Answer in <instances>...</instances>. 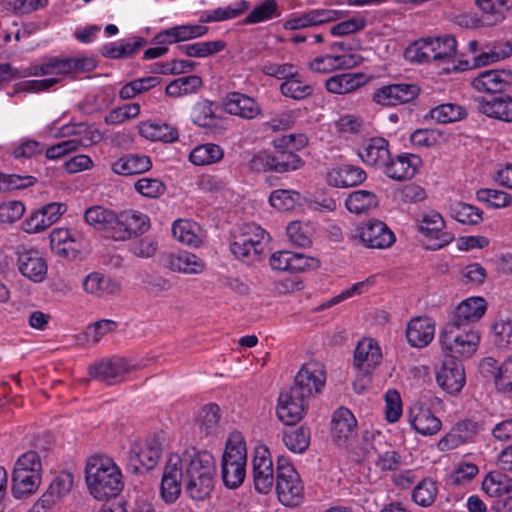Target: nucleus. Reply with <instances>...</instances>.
<instances>
[{
	"label": "nucleus",
	"mask_w": 512,
	"mask_h": 512,
	"mask_svg": "<svg viewBox=\"0 0 512 512\" xmlns=\"http://www.w3.org/2000/svg\"><path fill=\"white\" fill-rule=\"evenodd\" d=\"M486 309V301L482 297L462 301L440 334L442 350L455 352L460 356H471L476 351L480 335L477 331L466 328L480 320Z\"/></svg>",
	"instance_id": "obj_1"
},
{
	"label": "nucleus",
	"mask_w": 512,
	"mask_h": 512,
	"mask_svg": "<svg viewBox=\"0 0 512 512\" xmlns=\"http://www.w3.org/2000/svg\"><path fill=\"white\" fill-rule=\"evenodd\" d=\"M325 385V375L321 370L303 365L294 378L289 390L280 393L277 417L285 425H295L305 415L309 399L321 392Z\"/></svg>",
	"instance_id": "obj_2"
},
{
	"label": "nucleus",
	"mask_w": 512,
	"mask_h": 512,
	"mask_svg": "<svg viewBox=\"0 0 512 512\" xmlns=\"http://www.w3.org/2000/svg\"><path fill=\"white\" fill-rule=\"evenodd\" d=\"M85 480L89 493L98 500L116 497L124 486L118 466L111 458L101 455L88 459Z\"/></svg>",
	"instance_id": "obj_3"
},
{
	"label": "nucleus",
	"mask_w": 512,
	"mask_h": 512,
	"mask_svg": "<svg viewBox=\"0 0 512 512\" xmlns=\"http://www.w3.org/2000/svg\"><path fill=\"white\" fill-rule=\"evenodd\" d=\"M457 42L451 35L415 41L406 48L404 55L410 61L425 63L446 60L456 53Z\"/></svg>",
	"instance_id": "obj_4"
},
{
	"label": "nucleus",
	"mask_w": 512,
	"mask_h": 512,
	"mask_svg": "<svg viewBox=\"0 0 512 512\" xmlns=\"http://www.w3.org/2000/svg\"><path fill=\"white\" fill-rule=\"evenodd\" d=\"M304 160L289 148H275V152L260 151L252 157L248 166L252 171L285 173L303 167Z\"/></svg>",
	"instance_id": "obj_5"
},
{
	"label": "nucleus",
	"mask_w": 512,
	"mask_h": 512,
	"mask_svg": "<svg viewBox=\"0 0 512 512\" xmlns=\"http://www.w3.org/2000/svg\"><path fill=\"white\" fill-rule=\"evenodd\" d=\"M445 359L436 373L438 385L449 394L459 393L465 384V372L458 353L444 351Z\"/></svg>",
	"instance_id": "obj_6"
},
{
	"label": "nucleus",
	"mask_w": 512,
	"mask_h": 512,
	"mask_svg": "<svg viewBox=\"0 0 512 512\" xmlns=\"http://www.w3.org/2000/svg\"><path fill=\"white\" fill-rule=\"evenodd\" d=\"M112 239L126 241L138 235L144 234L150 228V220L147 215L138 211L125 210L117 213Z\"/></svg>",
	"instance_id": "obj_7"
},
{
	"label": "nucleus",
	"mask_w": 512,
	"mask_h": 512,
	"mask_svg": "<svg viewBox=\"0 0 512 512\" xmlns=\"http://www.w3.org/2000/svg\"><path fill=\"white\" fill-rule=\"evenodd\" d=\"M353 238L359 239L367 248L384 249L395 242L394 233L388 226L379 220H369L363 226L358 227Z\"/></svg>",
	"instance_id": "obj_8"
},
{
	"label": "nucleus",
	"mask_w": 512,
	"mask_h": 512,
	"mask_svg": "<svg viewBox=\"0 0 512 512\" xmlns=\"http://www.w3.org/2000/svg\"><path fill=\"white\" fill-rule=\"evenodd\" d=\"M183 477L181 457L179 455H171L164 467L160 485L161 498L165 503H174L179 498Z\"/></svg>",
	"instance_id": "obj_9"
},
{
	"label": "nucleus",
	"mask_w": 512,
	"mask_h": 512,
	"mask_svg": "<svg viewBox=\"0 0 512 512\" xmlns=\"http://www.w3.org/2000/svg\"><path fill=\"white\" fill-rule=\"evenodd\" d=\"M419 93L420 87L416 84H390L376 90L373 100L383 106H395L411 102Z\"/></svg>",
	"instance_id": "obj_10"
},
{
	"label": "nucleus",
	"mask_w": 512,
	"mask_h": 512,
	"mask_svg": "<svg viewBox=\"0 0 512 512\" xmlns=\"http://www.w3.org/2000/svg\"><path fill=\"white\" fill-rule=\"evenodd\" d=\"M254 487L261 494H267L273 486V464L269 457V450L258 448L252 460Z\"/></svg>",
	"instance_id": "obj_11"
},
{
	"label": "nucleus",
	"mask_w": 512,
	"mask_h": 512,
	"mask_svg": "<svg viewBox=\"0 0 512 512\" xmlns=\"http://www.w3.org/2000/svg\"><path fill=\"white\" fill-rule=\"evenodd\" d=\"M423 161L420 156L412 153H403L397 155L395 159L390 157L384 173L391 179L396 181H405L412 179Z\"/></svg>",
	"instance_id": "obj_12"
},
{
	"label": "nucleus",
	"mask_w": 512,
	"mask_h": 512,
	"mask_svg": "<svg viewBox=\"0 0 512 512\" xmlns=\"http://www.w3.org/2000/svg\"><path fill=\"white\" fill-rule=\"evenodd\" d=\"M472 86L479 92L502 93L512 86V71L487 70L472 81Z\"/></svg>",
	"instance_id": "obj_13"
},
{
	"label": "nucleus",
	"mask_w": 512,
	"mask_h": 512,
	"mask_svg": "<svg viewBox=\"0 0 512 512\" xmlns=\"http://www.w3.org/2000/svg\"><path fill=\"white\" fill-rule=\"evenodd\" d=\"M182 462L186 463L185 477L187 480L194 479L197 476L207 477L215 474V460L211 453L207 451L196 452L194 448L187 450Z\"/></svg>",
	"instance_id": "obj_14"
},
{
	"label": "nucleus",
	"mask_w": 512,
	"mask_h": 512,
	"mask_svg": "<svg viewBox=\"0 0 512 512\" xmlns=\"http://www.w3.org/2000/svg\"><path fill=\"white\" fill-rule=\"evenodd\" d=\"M130 371L127 361L123 358L103 360L90 366L89 373L96 379L109 385L121 382Z\"/></svg>",
	"instance_id": "obj_15"
},
{
	"label": "nucleus",
	"mask_w": 512,
	"mask_h": 512,
	"mask_svg": "<svg viewBox=\"0 0 512 512\" xmlns=\"http://www.w3.org/2000/svg\"><path fill=\"white\" fill-rule=\"evenodd\" d=\"M208 27L203 25H177L157 33L151 42L157 45L174 44L205 35Z\"/></svg>",
	"instance_id": "obj_16"
},
{
	"label": "nucleus",
	"mask_w": 512,
	"mask_h": 512,
	"mask_svg": "<svg viewBox=\"0 0 512 512\" xmlns=\"http://www.w3.org/2000/svg\"><path fill=\"white\" fill-rule=\"evenodd\" d=\"M17 265L24 277L36 283L42 282L47 274V264L36 250L18 251Z\"/></svg>",
	"instance_id": "obj_17"
},
{
	"label": "nucleus",
	"mask_w": 512,
	"mask_h": 512,
	"mask_svg": "<svg viewBox=\"0 0 512 512\" xmlns=\"http://www.w3.org/2000/svg\"><path fill=\"white\" fill-rule=\"evenodd\" d=\"M381 349L373 340L360 341L354 351V366L363 374L368 375L380 364Z\"/></svg>",
	"instance_id": "obj_18"
},
{
	"label": "nucleus",
	"mask_w": 512,
	"mask_h": 512,
	"mask_svg": "<svg viewBox=\"0 0 512 512\" xmlns=\"http://www.w3.org/2000/svg\"><path fill=\"white\" fill-rule=\"evenodd\" d=\"M160 260L164 267L174 272L198 274L204 268L202 260L187 251L164 253Z\"/></svg>",
	"instance_id": "obj_19"
},
{
	"label": "nucleus",
	"mask_w": 512,
	"mask_h": 512,
	"mask_svg": "<svg viewBox=\"0 0 512 512\" xmlns=\"http://www.w3.org/2000/svg\"><path fill=\"white\" fill-rule=\"evenodd\" d=\"M409 422L412 427L424 436L434 435L441 428V421L420 403H415L410 407Z\"/></svg>",
	"instance_id": "obj_20"
},
{
	"label": "nucleus",
	"mask_w": 512,
	"mask_h": 512,
	"mask_svg": "<svg viewBox=\"0 0 512 512\" xmlns=\"http://www.w3.org/2000/svg\"><path fill=\"white\" fill-rule=\"evenodd\" d=\"M435 326L428 317H415L407 325L406 338L412 347H426L434 337Z\"/></svg>",
	"instance_id": "obj_21"
},
{
	"label": "nucleus",
	"mask_w": 512,
	"mask_h": 512,
	"mask_svg": "<svg viewBox=\"0 0 512 512\" xmlns=\"http://www.w3.org/2000/svg\"><path fill=\"white\" fill-rule=\"evenodd\" d=\"M366 177V172L362 168L343 164L328 172L327 181L334 187L348 188L360 185Z\"/></svg>",
	"instance_id": "obj_22"
},
{
	"label": "nucleus",
	"mask_w": 512,
	"mask_h": 512,
	"mask_svg": "<svg viewBox=\"0 0 512 512\" xmlns=\"http://www.w3.org/2000/svg\"><path fill=\"white\" fill-rule=\"evenodd\" d=\"M41 482V472L37 470L14 469L11 491L15 498L21 499L37 491Z\"/></svg>",
	"instance_id": "obj_23"
},
{
	"label": "nucleus",
	"mask_w": 512,
	"mask_h": 512,
	"mask_svg": "<svg viewBox=\"0 0 512 512\" xmlns=\"http://www.w3.org/2000/svg\"><path fill=\"white\" fill-rule=\"evenodd\" d=\"M117 213L100 205L89 207L84 212L85 222L97 229L104 231L112 238Z\"/></svg>",
	"instance_id": "obj_24"
},
{
	"label": "nucleus",
	"mask_w": 512,
	"mask_h": 512,
	"mask_svg": "<svg viewBox=\"0 0 512 512\" xmlns=\"http://www.w3.org/2000/svg\"><path fill=\"white\" fill-rule=\"evenodd\" d=\"M389 143L382 137H374L365 145L363 152L359 153L361 159L368 165L379 166L385 169L390 159Z\"/></svg>",
	"instance_id": "obj_25"
},
{
	"label": "nucleus",
	"mask_w": 512,
	"mask_h": 512,
	"mask_svg": "<svg viewBox=\"0 0 512 512\" xmlns=\"http://www.w3.org/2000/svg\"><path fill=\"white\" fill-rule=\"evenodd\" d=\"M225 110L231 115L252 119L259 113L254 99L239 92H230L224 100Z\"/></svg>",
	"instance_id": "obj_26"
},
{
	"label": "nucleus",
	"mask_w": 512,
	"mask_h": 512,
	"mask_svg": "<svg viewBox=\"0 0 512 512\" xmlns=\"http://www.w3.org/2000/svg\"><path fill=\"white\" fill-rule=\"evenodd\" d=\"M83 289L86 293L96 297L114 295L120 292V284L110 277L99 272H92L83 280Z\"/></svg>",
	"instance_id": "obj_27"
},
{
	"label": "nucleus",
	"mask_w": 512,
	"mask_h": 512,
	"mask_svg": "<svg viewBox=\"0 0 512 512\" xmlns=\"http://www.w3.org/2000/svg\"><path fill=\"white\" fill-rule=\"evenodd\" d=\"M357 420L353 413L344 407L338 408L332 418V434L337 441H346L355 434Z\"/></svg>",
	"instance_id": "obj_28"
},
{
	"label": "nucleus",
	"mask_w": 512,
	"mask_h": 512,
	"mask_svg": "<svg viewBox=\"0 0 512 512\" xmlns=\"http://www.w3.org/2000/svg\"><path fill=\"white\" fill-rule=\"evenodd\" d=\"M365 76L362 73H342L326 80V89L335 94L350 93L365 84Z\"/></svg>",
	"instance_id": "obj_29"
},
{
	"label": "nucleus",
	"mask_w": 512,
	"mask_h": 512,
	"mask_svg": "<svg viewBox=\"0 0 512 512\" xmlns=\"http://www.w3.org/2000/svg\"><path fill=\"white\" fill-rule=\"evenodd\" d=\"M152 167L148 156L129 154L118 159L112 165V170L119 175H134L144 173Z\"/></svg>",
	"instance_id": "obj_30"
},
{
	"label": "nucleus",
	"mask_w": 512,
	"mask_h": 512,
	"mask_svg": "<svg viewBox=\"0 0 512 512\" xmlns=\"http://www.w3.org/2000/svg\"><path fill=\"white\" fill-rule=\"evenodd\" d=\"M246 464L247 450L244 437L240 432H232L226 442L225 450L222 456V464Z\"/></svg>",
	"instance_id": "obj_31"
},
{
	"label": "nucleus",
	"mask_w": 512,
	"mask_h": 512,
	"mask_svg": "<svg viewBox=\"0 0 512 512\" xmlns=\"http://www.w3.org/2000/svg\"><path fill=\"white\" fill-rule=\"evenodd\" d=\"M139 133L151 141H162L165 143H173L179 137L177 129L166 123L143 122L139 127Z\"/></svg>",
	"instance_id": "obj_32"
},
{
	"label": "nucleus",
	"mask_w": 512,
	"mask_h": 512,
	"mask_svg": "<svg viewBox=\"0 0 512 512\" xmlns=\"http://www.w3.org/2000/svg\"><path fill=\"white\" fill-rule=\"evenodd\" d=\"M276 492L278 500L287 507H296L303 499V485L300 478L276 482Z\"/></svg>",
	"instance_id": "obj_33"
},
{
	"label": "nucleus",
	"mask_w": 512,
	"mask_h": 512,
	"mask_svg": "<svg viewBox=\"0 0 512 512\" xmlns=\"http://www.w3.org/2000/svg\"><path fill=\"white\" fill-rule=\"evenodd\" d=\"M482 489L491 497H502L512 492V479L500 472H490L482 482Z\"/></svg>",
	"instance_id": "obj_34"
},
{
	"label": "nucleus",
	"mask_w": 512,
	"mask_h": 512,
	"mask_svg": "<svg viewBox=\"0 0 512 512\" xmlns=\"http://www.w3.org/2000/svg\"><path fill=\"white\" fill-rule=\"evenodd\" d=\"M281 15L276 0H264L257 4L242 21L243 24H258Z\"/></svg>",
	"instance_id": "obj_35"
},
{
	"label": "nucleus",
	"mask_w": 512,
	"mask_h": 512,
	"mask_svg": "<svg viewBox=\"0 0 512 512\" xmlns=\"http://www.w3.org/2000/svg\"><path fill=\"white\" fill-rule=\"evenodd\" d=\"M347 209L355 214H361L370 208L378 206L377 196L367 190H358L352 192L345 201Z\"/></svg>",
	"instance_id": "obj_36"
},
{
	"label": "nucleus",
	"mask_w": 512,
	"mask_h": 512,
	"mask_svg": "<svg viewBox=\"0 0 512 512\" xmlns=\"http://www.w3.org/2000/svg\"><path fill=\"white\" fill-rule=\"evenodd\" d=\"M226 47V43L222 40L197 42L178 46L180 52L188 57L204 58L221 52Z\"/></svg>",
	"instance_id": "obj_37"
},
{
	"label": "nucleus",
	"mask_w": 512,
	"mask_h": 512,
	"mask_svg": "<svg viewBox=\"0 0 512 512\" xmlns=\"http://www.w3.org/2000/svg\"><path fill=\"white\" fill-rule=\"evenodd\" d=\"M249 241L250 239L245 235H234L233 241L230 243V251L237 259L247 264H252L260 259L262 252H254L255 246Z\"/></svg>",
	"instance_id": "obj_38"
},
{
	"label": "nucleus",
	"mask_w": 512,
	"mask_h": 512,
	"mask_svg": "<svg viewBox=\"0 0 512 512\" xmlns=\"http://www.w3.org/2000/svg\"><path fill=\"white\" fill-rule=\"evenodd\" d=\"M147 44L143 37H134L133 42H128L119 47L114 44H106L101 49V55L110 59L128 58Z\"/></svg>",
	"instance_id": "obj_39"
},
{
	"label": "nucleus",
	"mask_w": 512,
	"mask_h": 512,
	"mask_svg": "<svg viewBox=\"0 0 512 512\" xmlns=\"http://www.w3.org/2000/svg\"><path fill=\"white\" fill-rule=\"evenodd\" d=\"M203 84L202 78L197 75H190L172 80L165 89L169 97H179L197 91Z\"/></svg>",
	"instance_id": "obj_40"
},
{
	"label": "nucleus",
	"mask_w": 512,
	"mask_h": 512,
	"mask_svg": "<svg viewBox=\"0 0 512 512\" xmlns=\"http://www.w3.org/2000/svg\"><path fill=\"white\" fill-rule=\"evenodd\" d=\"M219 407L210 403L205 405L198 416V428L205 436L215 435L219 429Z\"/></svg>",
	"instance_id": "obj_41"
},
{
	"label": "nucleus",
	"mask_w": 512,
	"mask_h": 512,
	"mask_svg": "<svg viewBox=\"0 0 512 512\" xmlns=\"http://www.w3.org/2000/svg\"><path fill=\"white\" fill-rule=\"evenodd\" d=\"M222 158L223 150L220 146L212 143L200 145L194 148L189 155L191 163L198 166L212 164Z\"/></svg>",
	"instance_id": "obj_42"
},
{
	"label": "nucleus",
	"mask_w": 512,
	"mask_h": 512,
	"mask_svg": "<svg viewBox=\"0 0 512 512\" xmlns=\"http://www.w3.org/2000/svg\"><path fill=\"white\" fill-rule=\"evenodd\" d=\"M429 115L438 123L446 124L465 118L466 111L460 105L445 103L431 109Z\"/></svg>",
	"instance_id": "obj_43"
},
{
	"label": "nucleus",
	"mask_w": 512,
	"mask_h": 512,
	"mask_svg": "<svg viewBox=\"0 0 512 512\" xmlns=\"http://www.w3.org/2000/svg\"><path fill=\"white\" fill-rule=\"evenodd\" d=\"M437 493L436 482L430 478H425L414 487L412 499L421 507H429L434 503Z\"/></svg>",
	"instance_id": "obj_44"
},
{
	"label": "nucleus",
	"mask_w": 512,
	"mask_h": 512,
	"mask_svg": "<svg viewBox=\"0 0 512 512\" xmlns=\"http://www.w3.org/2000/svg\"><path fill=\"white\" fill-rule=\"evenodd\" d=\"M441 141H447V136L438 129H416L410 135V142L416 147H436Z\"/></svg>",
	"instance_id": "obj_45"
},
{
	"label": "nucleus",
	"mask_w": 512,
	"mask_h": 512,
	"mask_svg": "<svg viewBox=\"0 0 512 512\" xmlns=\"http://www.w3.org/2000/svg\"><path fill=\"white\" fill-rule=\"evenodd\" d=\"M451 212L452 216L462 224L477 225L483 220L482 210L464 202L453 204Z\"/></svg>",
	"instance_id": "obj_46"
},
{
	"label": "nucleus",
	"mask_w": 512,
	"mask_h": 512,
	"mask_svg": "<svg viewBox=\"0 0 512 512\" xmlns=\"http://www.w3.org/2000/svg\"><path fill=\"white\" fill-rule=\"evenodd\" d=\"M214 476H197L194 479L187 480L185 491L188 496L196 501H202L208 498L214 488Z\"/></svg>",
	"instance_id": "obj_47"
},
{
	"label": "nucleus",
	"mask_w": 512,
	"mask_h": 512,
	"mask_svg": "<svg viewBox=\"0 0 512 512\" xmlns=\"http://www.w3.org/2000/svg\"><path fill=\"white\" fill-rule=\"evenodd\" d=\"M301 194L295 190L278 189L271 193L269 202L279 211H290L300 203Z\"/></svg>",
	"instance_id": "obj_48"
},
{
	"label": "nucleus",
	"mask_w": 512,
	"mask_h": 512,
	"mask_svg": "<svg viewBox=\"0 0 512 512\" xmlns=\"http://www.w3.org/2000/svg\"><path fill=\"white\" fill-rule=\"evenodd\" d=\"M60 74L87 73L97 67V62L91 57L65 58L59 61Z\"/></svg>",
	"instance_id": "obj_49"
},
{
	"label": "nucleus",
	"mask_w": 512,
	"mask_h": 512,
	"mask_svg": "<svg viewBox=\"0 0 512 512\" xmlns=\"http://www.w3.org/2000/svg\"><path fill=\"white\" fill-rule=\"evenodd\" d=\"M283 441L290 451L303 453L308 449L310 444V431L303 426L298 427L289 433H285Z\"/></svg>",
	"instance_id": "obj_50"
},
{
	"label": "nucleus",
	"mask_w": 512,
	"mask_h": 512,
	"mask_svg": "<svg viewBox=\"0 0 512 512\" xmlns=\"http://www.w3.org/2000/svg\"><path fill=\"white\" fill-rule=\"evenodd\" d=\"M476 198L491 208H503L511 204L512 196L504 191L483 188L476 192Z\"/></svg>",
	"instance_id": "obj_51"
},
{
	"label": "nucleus",
	"mask_w": 512,
	"mask_h": 512,
	"mask_svg": "<svg viewBox=\"0 0 512 512\" xmlns=\"http://www.w3.org/2000/svg\"><path fill=\"white\" fill-rule=\"evenodd\" d=\"M246 464H229L227 462L221 465V476L224 485L229 489L238 488L245 479Z\"/></svg>",
	"instance_id": "obj_52"
},
{
	"label": "nucleus",
	"mask_w": 512,
	"mask_h": 512,
	"mask_svg": "<svg viewBox=\"0 0 512 512\" xmlns=\"http://www.w3.org/2000/svg\"><path fill=\"white\" fill-rule=\"evenodd\" d=\"M477 110L488 117L502 120L504 117L505 97H494L486 100L484 97H478Z\"/></svg>",
	"instance_id": "obj_53"
},
{
	"label": "nucleus",
	"mask_w": 512,
	"mask_h": 512,
	"mask_svg": "<svg viewBox=\"0 0 512 512\" xmlns=\"http://www.w3.org/2000/svg\"><path fill=\"white\" fill-rule=\"evenodd\" d=\"M173 236L181 243L198 246L200 239L192 230V223L187 220L179 219L172 226Z\"/></svg>",
	"instance_id": "obj_54"
},
{
	"label": "nucleus",
	"mask_w": 512,
	"mask_h": 512,
	"mask_svg": "<svg viewBox=\"0 0 512 512\" xmlns=\"http://www.w3.org/2000/svg\"><path fill=\"white\" fill-rule=\"evenodd\" d=\"M280 91L286 97L300 100L310 96L313 93V87L311 85H303L300 80L294 77L281 83Z\"/></svg>",
	"instance_id": "obj_55"
},
{
	"label": "nucleus",
	"mask_w": 512,
	"mask_h": 512,
	"mask_svg": "<svg viewBox=\"0 0 512 512\" xmlns=\"http://www.w3.org/2000/svg\"><path fill=\"white\" fill-rule=\"evenodd\" d=\"M140 113V106L138 103L126 104L122 107L113 109L105 116V123L107 125L120 124L124 121L135 118Z\"/></svg>",
	"instance_id": "obj_56"
},
{
	"label": "nucleus",
	"mask_w": 512,
	"mask_h": 512,
	"mask_svg": "<svg viewBox=\"0 0 512 512\" xmlns=\"http://www.w3.org/2000/svg\"><path fill=\"white\" fill-rule=\"evenodd\" d=\"M476 5L483 12V25H496L505 19V14L498 9L496 3L494 4V0H476Z\"/></svg>",
	"instance_id": "obj_57"
},
{
	"label": "nucleus",
	"mask_w": 512,
	"mask_h": 512,
	"mask_svg": "<svg viewBox=\"0 0 512 512\" xmlns=\"http://www.w3.org/2000/svg\"><path fill=\"white\" fill-rule=\"evenodd\" d=\"M134 186L137 192L148 198H158L166 189L161 180L151 178H141Z\"/></svg>",
	"instance_id": "obj_58"
},
{
	"label": "nucleus",
	"mask_w": 512,
	"mask_h": 512,
	"mask_svg": "<svg viewBox=\"0 0 512 512\" xmlns=\"http://www.w3.org/2000/svg\"><path fill=\"white\" fill-rule=\"evenodd\" d=\"M386 402V419L390 423H394L399 420L402 414V401L400 394L395 389H390L385 394Z\"/></svg>",
	"instance_id": "obj_59"
},
{
	"label": "nucleus",
	"mask_w": 512,
	"mask_h": 512,
	"mask_svg": "<svg viewBox=\"0 0 512 512\" xmlns=\"http://www.w3.org/2000/svg\"><path fill=\"white\" fill-rule=\"evenodd\" d=\"M161 452V443L157 439L153 438L147 441L146 450L140 451L142 466L146 471L156 466Z\"/></svg>",
	"instance_id": "obj_60"
},
{
	"label": "nucleus",
	"mask_w": 512,
	"mask_h": 512,
	"mask_svg": "<svg viewBox=\"0 0 512 512\" xmlns=\"http://www.w3.org/2000/svg\"><path fill=\"white\" fill-rule=\"evenodd\" d=\"M261 70L265 75L285 81L296 77L298 74L297 67L291 63L268 64L264 65Z\"/></svg>",
	"instance_id": "obj_61"
},
{
	"label": "nucleus",
	"mask_w": 512,
	"mask_h": 512,
	"mask_svg": "<svg viewBox=\"0 0 512 512\" xmlns=\"http://www.w3.org/2000/svg\"><path fill=\"white\" fill-rule=\"evenodd\" d=\"M496 388L502 393H512V355L499 366Z\"/></svg>",
	"instance_id": "obj_62"
},
{
	"label": "nucleus",
	"mask_w": 512,
	"mask_h": 512,
	"mask_svg": "<svg viewBox=\"0 0 512 512\" xmlns=\"http://www.w3.org/2000/svg\"><path fill=\"white\" fill-rule=\"evenodd\" d=\"M73 486V475L68 471L61 472L50 484L47 491L51 492L55 499L68 494Z\"/></svg>",
	"instance_id": "obj_63"
},
{
	"label": "nucleus",
	"mask_w": 512,
	"mask_h": 512,
	"mask_svg": "<svg viewBox=\"0 0 512 512\" xmlns=\"http://www.w3.org/2000/svg\"><path fill=\"white\" fill-rule=\"evenodd\" d=\"M445 222L439 213H432L423 217L419 225V231L431 239L434 235L441 232L444 228Z\"/></svg>",
	"instance_id": "obj_64"
}]
</instances>
